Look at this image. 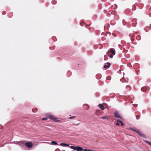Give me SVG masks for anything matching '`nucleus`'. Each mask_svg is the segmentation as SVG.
<instances>
[{"label": "nucleus", "instance_id": "1", "mask_svg": "<svg viewBox=\"0 0 151 151\" xmlns=\"http://www.w3.org/2000/svg\"><path fill=\"white\" fill-rule=\"evenodd\" d=\"M48 117L49 119H51L53 120V121L56 122H59L60 121V120H58L57 118L55 117L53 115L51 114L48 115Z\"/></svg>", "mask_w": 151, "mask_h": 151}, {"label": "nucleus", "instance_id": "2", "mask_svg": "<svg viewBox=\"0 0 151 151\" xmlns=\"http://www.w3.org/2000/svg\"><path fill=\"white\" fill-rule=\"evenodd\" d=\"M70 148L78 151H82L83 150V149L82 147L78 146L75 147L73 146H71L70 147Z\"/></svg>", "mask_w": 151, "mask_h": 151}, {"label": "nucleus", "instance_id": "3", "mask_svg": "<svg viewBox=\"0 0 151 151\" xmlns=\"http://www.w3.org/2000/svg\"><path fill=\"white\" fill-rule=\"evenodd\" d=\"M25 142V141L23 142V143L26 146L29 148H31L32 147L33 144L32 142H27L25 143H24Z\"/></svg>", "mask_w": 151, "mask_h": 151}, {"label": "nucleus", "instance_id": "4", "mask_svg": "<svg viewBox=\"0 0 151 151\" xmlns=\"http://www.w3.org/2000/svg\"><path fill=\"white\" fill-rule=\"evenodd\" d=\"M110 52H111L113 55H115V52L114 50L113 49H110L109 51H108L107 52L106 54L108 55L110 53Z\"/></svg>", "mask_w": 151, "mask_h": 151}, {"label": "nucleus", "instance_id": "5", "mask_svg": "<svg viewBox=\"0 0 151 151\" xmlns=\"http://www.w3.org/2000/svg\"><path fill=\"white\" fill-rule=\"evenodd\" d=\"M147 89H149L150 88L149 87H147L145 86H144L141 88V90L143 92H145L146 91Z\"/></svg>", "mask_w": 151, "mask_h": 151}, {"label": "nucleus", "instance_id": "6", "mask_svg": "<svg viewBox=\"0 0 151 151\" xmlns=\"http://www.w3.org/2000/svg\"><path fill=\"white\" fill-rule=\"evenodd\" d=\"M137 133L140 136L144 137L145 136V134H143L140 131L138 130H137Z\"/></svg>", "mask_w": 151, "mask_h": 151}, {"label": "nucleus", "instance_id": "7", "mask_svg": "<svg viewBox=\"0 0 151 151\" xmlns=\"http://www.w3.org/2000/svg\"><path fill=\"white\" fill-rule=\"evenodd\" d=\"M106 64H107V65H104V67L105 68H109L111 65V64H110V63H106Z\"/></svg>", "mask_w": 151, "mask_h": 151}, {"label": "nucleus", "instance_id": "8", "mask_svg": "<svg viewBox=\"0 0 151 151\" xmlns=\"http://www.w3.org/2000/svg\"><path fill=\"white\" fill-rule=\"evenodd\" d=\"M99 107L102 110H104V108L103 105L101 104H99Z\"/></svg>", "mask_w": 151, "mask_h": 151}, {"label": "nucleus", "instance_id": "9", "mask_svg": "<svg viewBox=\"0 0 151 151\" xmlns=\"http://www.w3.org/2000/svg\"><path fill=\"white\" fill-rule=\"evenodd\" d=\"M114 116H115V117L116 118H120V116L119 114L116 112H115L114 113Z\"/></svg>", "mask_w": 151, "mask_h": 151}, {"label": "nucleus", "instance_id": "10", "mask_svg": "<svg viewBox=\"0 0 151 151\" xmlns=\"http://www.w3.org/2000/svg\"><path fill=\"white\" fill-rule=\"evenodd\" d=\"M60 145L62 146H69V144L64 143H61L60 144Z\"/></svg>", "mask_w": 151, "mask_h": 151}, {"label": "nucleus", "instance_id": "11", "mask_svg": "<svg viewBox=\"0 0 151 151\" xmlns=\"http://www.w3.org/2000/svg\"><path fill=\"white\" fill-rule=\"evenodd\" d=\"M51 143L52 144L54 145H58V143L55 141H52L51 142Z\"/></svg>", "mask_w": 151, "mask_h": 151}, {"label": "nucleus", "instance_id": "12", "mask_svg": "<svg viewBox=\"0 0 151 151\" xmlns=\"http://www.w3.org/2000/svg\"><path fill=\"white\" fill-rule=\"evenodd\" d=\"M100 118L102 119H105L107 120H109V118H108V117L106 116L103 117H100Z\"/></svg>", "mask_w": 151, "mask_h": 151}, {"label": "nucleus", "instance_id": "13", "mask_svg": "<svg viewBox=\"0 0 151 151\" xmlns=\"http://www.w3.org/2000/svg\"><path fill=\"white\" fill-rule=\"evenodd\" d=\"M32 111L33 112H36L37 111V109L36 108H34L32 109Z\"/></svg>", "mask_w": 151, "mask_h": 151}, {"label": "nucleus", "instance_id": "14", "mask_svg": "<svg viewBox=\"0 0 151 151\" xmlns=\"http://www.w3.org/2000/svg\"><path fill=\"white\" fill-rule=\"evenodd\" d=\"M145 142L146 143H147L148 144L151 145V142H150L148 141L147 140H145Z\"/></svg>", "mask_w": 151, "mask_h": 151}, {"label": "nucleus", "instance_id": "15", "mask_svg": "<svg viewBox=\"0 0 151 151\" xmlns=\"http://www.w3.org/2000/svg\"><path fill=\"white\" fill-rule=\"evenodd\" d=\"M76 117V116H73L71 117H70L68 118V119H72L73 118H75Z\"/></svg>", "mask_w": 151, "mask_h": 151}, {"label": "nucleus", "instance_id": "16", "mask_svg": "<svg viewBox=\"0 0 151 151\" xmlns=\"http://www.w3.org/2000/svg\"><path fill=\"white\" fill-rule=\"evenodd\" d=\"M119 121L120 120H117V122L116 123V125L117 126H119L120 125V123H119Z\"/></svg>", "mask_w": 151, "mask_h": 151}, {"label": "nucleus", "instance_id": "17", "mask_svg": "<svg viewBox=\"0 0 151 151\" xmlns=\"http://www.w3.org/2000/svg\"><path fill=\"white\" fill-rule=\"evenodd\" d=\"M136 118L137 119H139L140 118V116L139 115H137L136 116Z\"/></svg>", "mask_w": 151, "mask_h": 151}, {"label": "nucleus", "instance_id": "18", "mask_svg": "<svg viewBox=\"0 0 151 151\" xmlns=\"http://www.w3.org/2000/svg\"><path fill=\"white\" fill-rule=\"evenodd\" d=\"M132 130H133V131L136 132H137V130H138V129H134V128H132Z\"/></svg>", "mask_w": 151, "mask_h": 151}, {"label": "nucleus", "instance_id": "19", "mask_svg": "<svg viewBox=\"0 0 151 151\" xmlns=\"http://www.w3.org/2000/svg\"><path fill=\"white\" fill-rule=\"evenodd\" d=\"M119 123H121V126H122L123 125H124V124L123 123V122H122L121 121H119Z\"/></svg>", "mask_w": 151, "mask_h": 151}, {"label": "nucleus", "instance_id": "20", "mask_svg": "<svg viewBox=\"0 0 151 151\" xmlns=\"http://www.w3.org/2000/svg\"><path fill=\"white\" fill-rule=\"evenodd\" d=\"M113 55L112 54H111V55H109V57L110 58H113Z\"/></svg>", "mask_w": 151, "mask_h": 151}, {"label": "nucleus", "instance_id": "21", "mask_svg": "<svg viewBox=\"0 0 151 151\" xmlns=\"http://www.w3.org/2000/svg\"><path fill=\"white\" fill-rule=\"evenodd\" d=\"M107 79H108V80H110L111 79V76H108V77H107Z\"/></svg>", "mask_w": 151, "mask_h": 151}, {"label": "nucleus", "instance_id": "22", "mask_svg": "<svg viewBox=\"0 0 151 151\" xmlns=\"http://www.w3.org/2000/svg\"><path fill=\"white\" fill-rule=\"evenodd\" d=\"M91 150H86V149H85L84 150V151H91Z\"/></svg>", "mask_w": 151, "mask_h": 151}, {"label": "nucleus", "instance_id": "23", "mask_svg": "<svg viewBox=\"0 0 151 151\" xmlns=\"http://www.w3.org/2000/svg\"><path fill=\"white\" fill-rule=\"evenodd\" d=\"M47 119V118H43L42 119V120H45Z\"/></svg>", "mask_w": 151, "mask_h": 151}, {"label": "nucleus", "instance_id": "24", "mask_svg": "<svg viewBox=\"0 0 151 151\" xmlns=\"http://www.w3.org/2000/svg\"><path fill=\"white\" fill-rule=\"evenodd\" d=\"M107 11L105 10L104 11V12L105 13H107Z\"/></svg>", "mask_w": 151, "mask_h": 151}, {"label": "nucleus", "instance_id": "25", "mask_svg": "<svg viewBox=\"0 0 151 151\" xmlns=\"http://www.w3.org/2000/svg\"><path fill=\"white\" fill-rule=\"evenodd\" d=\"M134 106L135 107H137V104H134Z\"/></svg>", "mask_w": 151, "mask_h": 151}, {"label": "nucleus", "instance_id": "26", "mask_svg": "<svg viewBox=\"0 0 151 151\" xmlns=\"http://www.w3.org/2000/svg\"><path fill=\"white\" fill-rule=\"evenodd\" d=\"M88 106V105H84V106Z\"/></svg>", "mask_w": 151, "mask_h": 151}, {"label": "nucleus", "instance_id": "27", "mask_svg": "<svg viewBox=\"0 0 151 151\" xmlns=\"http://www.w3.org/2000/svg\"><path fill=\"white\" fill-rule=\"evenodd\" d=\"M140 37V36H137V38H139Z\"/></svg>", "mask_w": 151, "mask_h": 151}, {"label": "nucleus", "instance_id": "28", "mask_svg": "<svg viewBox=\"0 0 151 151\" xmlns=\"http://www.w3.org/2000/svg\"><path fill=\"white\" fill-rule=\"evenodd\" d=\"M113 11H112V12H111V14H113Z\"/></svg>", "mask_w": 151, "mask_h": 151}, {"label": "nucleus", "instance_id": "29", "mask_svg": "<svg viewBox=\"0 0 151 151\" xmlns=\"http://www.w3.org/2000/svg\"><path fill=\"white\" fill-rule=\"evenodd\" d=\"M89 109V107H88L87 109H86V110H88Z\"/></svg>", "mask_w": 151, "mask_h": 151}]
</instances>
